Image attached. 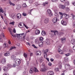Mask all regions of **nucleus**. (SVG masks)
I'll list each match as a JSON object with an SVG mask.
<instances>
[{
    "mask_svg": "<svg viewBox=\"0 0 75 75\" xmlns=\"http://www.w3.org/2000/svg\"><path fill=\"white\" fill-rule=\"evenodd\" d=\"M71 43L74 45L75 44V39H73L71 40Z\"/></svg>",
    "mask_w": 75,
    "mask_h": 75,
    "instance_id": "19",
    "label": "nucleus"
},
{
    "mask_svg": "<svg viewBox=\"0 0 75 75\" xmlns=\"http://www.w3.org/2000/svg\"><path fill=\"white\" fill-rule=\"evenodd\" d=\"M4 70L5 71H8V67H6L4 69Z\"/></svg>",
    "mask_w": 75,
    "mask_h": 75,
    "instance_id": "39",
    "label": "nucleus"
},
{
    "mask_svg": "<svg viewBox=\"0 0 75 75\" xmlns=\"http://www.w3.org/2000/svg\"><path fill=\"white\" fill-rule=\"evenodd\" d=\"M39 46L40 47H42L43 46V42H40L39 43Z\"/></svg>",
    "mask_w": 75,
    "mask_h": 75,
    "instance_id": "18",
    "label": "nucleus"
},
{
    "mask_svg": "<svg viewBox=\"0 0 75 75\" xmlns=\"http://www.w3.org/2000/svg\"><path fill=\"white\" fill-rule=\"evenodd\" d=\"M13 33H16V30L14 28L13 29Z\"/></svg>",
    "mask_w": 75,
    "mask_h": 75,
    "instance_id": "61",
    "label": "nucleus"
},
{
    "mask_svg": "<svg viewBox=\"0 0 75 75\" xmlns=\"http://www.w3.org/2000/svg\"><path fill=\"white\" fill-rule=\"evenodd\" d=\"M48 22H49V19L48 18H46L44 20V23L45 24H47V23H48Z\"/></svg>",
    "mask_w": 75,
    "mask_h": 75,
    "instance_id": "10",
    "label": "nucleus"
},
{
    "mask_svg": "<svg viewBox=\"0 0 75 75\" xmlns=\"http://www.w3.org/2000/svg\"><path fill=\"white\" fill-rule=\"evenodd\" d=\"M9 3L11 5V6H15V4L11 2V1L10 0H9Z\"/></svg>",
    "mask_w": 75,
    "mask_h": 75,
    "instance_id": "15",
    "label": "nucleus"
},
{
    "mask_svg": "<svg viewBox=\"0 0 75 75\" xmlns=\"http://www.w3.org/2000/svg\"><path fill=\"white\" fill-rule=\"evenodd\" d=\"M7 67L8 68H11L12 67V65L10 64H8L7 65Z\"/></svg>",
    "mask_w": 75,
    "mask_h": 75,
    "instance_id": "25",
    "label": "nucleus"
},
{
    "mask_svg": "<svg viewBox=\"0 0 75 75\" xmlns=\"http://www.w3.org/2000/svg\"><path fill=\"white\" fill-rule=\"evenodd\" d=\"M73 49L74 50H75V45L73 47Z\"/></svg>",
    "mask_w": 75,
    "mask_h": 75,
    "instance_id": "64",
    "label": "nucleus"
},
{
    "mask_svg": "<svg viewBox=\"0 0 75 75\" xmlns=\"http://www.w3.org/2000/svg\"><path fill=\"white\" fill-rule=\"evenodd\" d=\"M55 71H59V69H58V68H56L55 69Z\"/></svg>",
    "mask_w": 75,
    "mask_h": 75,
    "instance_id": "49",
    "label": "nucleus"
},
{
    "mask_svg": "<svg viewBox=\"0 0 75 75\" xmlns=\"http://www.w3.org/2000/svg\"><path fill=\"white\" fill-rule=\"evenodd\" d=\"M54 34L55 35H58V32H57V30H55V31H54Z\"/></svg>",
    "mask_w": 75,
    "mask_h": 75,
    "instance_id": "31",
    "label": "nucleus"
},
{
    "mask_svg": "<svg viewBox=\"0 0 75 75\" xmlns=\"http://www.w3.org/2000/svg\"><path fill=\"white\" fill-rule=\"evenodd\" d=\"M49 65L50 66H51L52 65V63L50 62L49 63Z\"/></svg>",
    "mask_w": 75,
    "mask_h": 75,
    "instance_id": "58",
    "label": "nucleus"
},
{
    "mask_svg": "<svg viewBox=\"0 0 75 75\" xmlns=\"http://www.w3.org/2000/svg\"><path fill=\"white\" fill-rule=\"evenodd\" d=\"M39 61L40 63H41L42 62V61L44 60V58L42 57H41L39 59Z\"/></svg>",
    "mask_w": 75,
    "mask_h": 75,
    "instance_id": "22",
    "label": "nucleus"
},
{
    "mask_svg": "<svg viewBox=\"0 0 75 75\" xmlns=\"http://www.w3.org/2000/svg\"><path fill=\"white\" fill-rule=\"evenodd\" d=\"M42 68L40 69V71L45 72V71L47 70L46 69L47 67L45 66V65L43 63L42 64Z\"/></svg>",
    "mask_w": 75,
    "mask_h": 75,
    "instance_id": "2",
    "label": "nucleus"
},
{
    "mask_svg": "<svg viewBox=\"0 0 75 75\" xmlns=\"http://www.w3.org/2000/svg\"><path fill=\"white\" fill-rule=\"evenodd\" d=\"M29 72L30 74H32V73H33V72H34L33 69H32V68L30 69V70Z\"/></svg>",
    "mask_w": 75,
    "mask_h": 75,
    "instance_id": "26",
    "label": "nucleus"
},
{
    "mask_svg": "<svg viewBox=\"0 0 75 75\" xmlns=\"http://www.w3.org/2000/svg\"><path fill=\"white\" fill-rule=\"evenodd\" d=\"M65 69H70L71 68V66H70V65L68 64H66L65 65Z\"/></svg>",
    "mask_w": 75,
    "mask_h": 75,
    "instance_id": "6",
    "label": "nucleus"
},
{
    "mask_svg": "<svg viewBox=\"0 0 75 75\" xmlns=\"http://www.w3.org/2000/svg\"><path fill=\"white\" fill-rule=\"evenodd\" d=\"M73 27H75V22H74L73 23Z\"/></svg>",
    "mask_w": 75,
    "mask_h": 75,
    "instance_id": "57",
    "label": "nucleus"
},
{
    "mask_svg": "<svg viewBox=\"0 0 75 75\" xmlns=\"http://www.w3.org/2000/svg\"><path fill=\"white\" fill-rule=\"evenodd\" d=\"M62 25H67V23L66 22H65Z\"/></svg>",
    "mask_w": 75,
    "mask_h": 75,
    "instance_id": "47",
    "label": "nucleus"
},
{
    "mask_svg": "<svg viewBox=\"0 0 75 75\" xmlns=\"http://www.w3.org/2000/svg\"><path fill=\"white\" fill-rule=\"evenodd\" d=\"M6 59H2L1 62L3 64H5V63H6Z\"/></svg>",
    "mask_w": 75,
    "mask_h": 75,
    "instance_id": "20",
    "label": "nucleus"
},
{
    "mask_svg": "<svg viewBox=\"0 0 75 75\" xmlns=\"http://www.w3.org/2000/svg\"><path fill=\"white\" fill-rule=\"evenodd\" d=\"M59 20L57 18V17H54V18L52 20V22H53L54 23H56L57 22V21H58Z\"/></svg>",
    "mask_w": 75,
    "mask_h": 75,
    "instance_id": "5",
    "label": "nucleus"
},
{
    "mask_svg": "<svg viewBox=\"0 0 75 75\" xmlns=\"http://www.w3.org/2000/svg\"><path fill=\"white\" fill-rule=\"evenodd\" d=\"M62 43V44H64L65 42L66 41V38H62L61 39Z\"/></svg>",
    "mask_w": 75,
    "mask_h": 75,
    "instance_id": "7",
    "label": "nucleus"
},
{
    "mask_svg": "<svg viewBox=\"0 0 75 75\" xmlns=\"http://www.w3.org/2000/svg\"><path fill=\"white\" fill-rule=\"evenodd\" d=\"M23 16H27V13H23Z\"/></svg>",
    "mask_w": 75,
    "mask_h": 75,
    "instance_id": "44",
    "label": "nucleus"
},
{
    "mask_svg": "<svg viewBox=\"0 0 75 75\" xmlns=\"http://www.w3.org/2000/svg\"><path fill=\"white\" fill-rule=\"evenodd\" d=\"M14 23H15L14 22H11L10 23V24H12V25H14Z\"/></svg>",
    "mask_w": 75,
    "mask_h": 75,
    "instance_id": "45",
    "label": "nucleus"
},
{
    "mask_svg": "<svg viewBox=\"0 0 75 75\" xmlns=\"http://www.w3.org/2000/svg\"><path fill=\"white\" fill-rule=\"evenodd\" d=\"M59 8H61L64 9V8H65L66 7L65 6V5L60 4L59 5Z\"/></svg>",
    "mask_w": 75,
    "mask_h": 75,
    "instance_id": "8",
    "label": "nucleus"
},
{
    "mask_svg": "<svg viewBox=\"0 0 75 75\" xmlns=\"http://www.w3.org/2000/svg\"><path fill=\"white\" fill-rule=\"evenodd\" d=\"M66 10L67 11H69V9L68 8H67L66 9Z\"/></svg>",
    "mask_w": 75,
    "mask_h": 75,
    "instance_id": "51",
    "label": "nucleus"
},
{
    "mask_svg": "<svg viewBox=\"0 0 75 75\" xmlns=\"http://www.w3.org/2000/svg\"><path fill=\"white\" fill-rule=\"evenodd\" d=\"M22 6H23V7H27V5H26V4H23Z\"/></svg>",
    "mask_w": 75,
    "mask_h": 75,
    "instance_id": "41",
    "label": "nucleus"
},
{
    "mask_svg": "<svg viewBox=\"0 0 75 75\" xmlns=\"http://www.w3.org/2000/svg\"><path fill=\"white\" fill-rule=\"evenodd\" d=\"M68 59L67 57H66L64 58V61L66 62L68 61Z\"/></svg>",
    "mask_w": 75,
    "mask_h": 75,
    "instance_id": "34",
    "label": "nucleus"
},
{
    "mask_svg": "<svg viewBox=\"0 0 75 75\" xmlns=\"http://www.w3.org/2000/svg\"><path fill=\"white\" fill-rule=\"evenodd\" d=\"M23 25H24L25 27V28H27V29H28V28L27 26L25 24H23Z\"/></svg>",
    "mask_w": 75,
    "mask_h": 75,
    "instance_id": "54",
    "label": "nucleus"
},
{
    "mask_svg": "<svg viewBox=\"0 0 75 75\" xmlns=\"http://www.w3.org/2000/svg\"><path fill=\"white\" fill-rule=\"evenodd\" d=\"M14 63L13 64V67H16V66L19 65L20 64V59H14Z\"/></svg>",
    "mask_w": 75,
    "mask_h": 75,
    "instance_id": "1",
    "label": "nucleus"
},
{
    "mask_svg": "<svg viewBox=\"0 0 75 75\" xmlns=\"http://www.w3.org/2000/svg\"><path fill=\"white\" fill-rule=\"evenodd\" d=\"M11 35H12V37H13V38H14V35L13 34V33H11Z\"/></svg>",
    "mask_w": 75,
    "mask_h": 75,
    "instance_id": "56",
    "label": "nucleus"
},
{
    "mask_svg": "<svg viewBox=\"0 0 75 75\" xmlns=\"http://www.w3.org/2000/svg\"><path fill=\"white\" fill-rule=\"evenodd\" d=\"M24 35V33H23L21 34H16V35L18 36H21V35Z\"/></svg>",
    "mask_w": 75,
    "mask_h": 75,
    "instance_id": "29",
    "label": "nucleus"
},
{
    "mask_svg": "<svg viewBox=\"0 0 75 75\" xmlns=\"http://www.w3.org/2000/svg\"><path fill=\"white\" fill-rule=\"evenodd\" d=\"M43 38L42 37H41L39 38V40L40 41H43Z\"/></svg>",
    "mask_w": 75,
    "mask_h": 75,
    "instance_id": "36",
    "label": "nucleus"
},
{
    "mask_svg": "<svg viewBox=\"0 0 75 75\" xmlns=\"http://www.w3.org/2000/svg\"><path fill=\"white\" fill-rule=\"evenodd\" d=\"M41 34L42 35H43L44 36V35H46V33L44 30H42V32Z\"/></svg>",
    "mask_w": 75,
    "mask_h": 75,
    "instance_id": "17",
    "label": "nucleus"
},
{
    "mask_svg": "<svg viewBox=\"0 0 75 75\" xmlns=\"http://www.w3.org/2000/svg\"><path fill=\"white\" fill-rule=\"evenodd\" d=\"M64 22H64V21H61V23H62V24H63V23H64Z\"/></svg>",
    "mask_w": 75,
    "mask_h": 75,
    "instance_id": "63",
    "label": "nucleus"
},
{
    "mask_svg": "<svg viewBox=\"0 0 75 75\" xmlns=\"http://www.w3.org/2000/svg\"><path fill=\"white\" fill-rule=\"evenodd\" d=\"M64 16H65V18H66V19H67L68 18H69V16L67 14L65 13L64 15Z\"/></svg>",
    "mask_w": 75,
    "mask_h": 75,
    "instance_id": "16",
    "label": "nucleus"
},
{
    "mask_svg": "<svg viewBox=\"0 0 75 75\" xmlns=\"http://www.w3.org/2000/svg\"><path fill=\"white\" fill-rule=\"evenodd\" d=\"M4 46H5V47H7L8 46V44L5 43H4V44L3 45Z\"/></svg>",
    "mask_w": 75,
    "mask_h": 75,
    "instance_id": "37",
    "label": "nucleus"
},
{
    "mask_svg": "<svg viewBox=\"0 0 75 75\" xmlns=\"http://www.w3.org/2000/svg\"><path fill=\"white\" fill-rule=\"evenodd\" d=\"M32 46H33V47L35 48H38V47L35 46L34 45H32Z\"/></svg>",
    "mask_w": 75,
    "mask_h": 75,
    "instance_id": "48",
    "label": "nucleus"
},
{
    "mask_svg": "<svg viewBox=\"0 0 75 75\" xmlns=\"http://www.w3.org/2000/svg\"><path fill=\"white\" fill-rule=\"evenodd\" d=\"M29 3H33V0H30L29 1Z\"/></svg>",
    "mask_w": 75,
    "mask_h": 75,
    "instance_id": "60",
    "label": "nucleus"
},
{
    "mask_svg": "<svg viewBox=\"0 0 75 75\" xmlns=\"http://www.w3.org/2000/svg\"><path fill=\"white\" fill-rule=\"evenodd\" d=\"M12 18H13V19H14L15 18V15L13 13L12 15Z\"/></svg>",
    "mask_w": 75,
    "mask_h": 75,
    "instance_id": "33",
    "label": "nucleus"
},
{
    "mask_svg": "<svg viewBox=\"0 0 75 75\" xmlns=\"http://www.w3.org/2000/svg\"><path fill=\"white\" fill-rule=\"evenodd\" d=\"M48 75H54V72L52 71H50L47 73Z\"/></svg>",
    "mask_w": 75,
    "mask_h": 75,
    "instance_id": "11",
    "label": "nucleus"
},
{
    "mask_svg": "<svg viewBox=\"0 0 75 75\" xmlns=\"http://www.w3.org/2000/svg\"><path fill=\"white\" fill-rule=\"evenodd\" d=\"M60 1L62 2H65V0H60Z\"/></svg>",
    "mask_w": 75,
    "mask_h": 75,
    "instance_id": "62",
    "label": "nucleus"
},
{
    "mask_svg": "<svg viewBox=\"0 0 75 75\" xmlns=\"http://www.w3.org/2000/svg\"><path fill=\"white\" fill-rule=\"evenodd\" d=\"M58 51L59 52L61 51H62V50L60 49H58Z\"/></svg>",
    "mask_w": 75,
    "mask_h": 75,
    "instance_id": "53",
    "label": "nucleus"
},
{
    "mask_svg": "<svg viewBox=\"0 0 75 75\" xmlns=\"http://www.w3.org/2000/svg\"><path fill=\"white\" fill-rule=\"evenodd\" d=\"M59 14L61 16H64V13H62V12H59Z\"/></svg>",
    "mask_w": 75,
    "mask_h": 75,
    "instance_id": "35",
    "label": "nucleus"
},
{
    "mask_svg": "<svg viewBox=\"0 0 75 75\" xmlns=\"http://www.w3.org/2000/svg\"><path fill=\"white\" fill-rule=\"evenodd\" d=\"M40 33V31L38 30H37L35 31V34L36 35H38Z\"/></svg>",
    "mask_w": 75,
    "mask_h": 75,
    "instance_id": "12",
    "label": "nucleus"
},
{
    "mask_svg": "<svg viewBox=\"0 0 75 75\" xmlns=\"http://www.w3.org/2000/svg\"><path fill=\"white\" fill-rule=\"evenodd\" d=\"M59 52V54H64V52H63L62 51Z\"/></svg>",
    "mask_w": 75,
    "mask_h": 75,
    "instance_id": "42",
    "label": "nucleus"
},
{
    "mask_svg": "<svg viewBox=\"0 0 75 75\" xmlns=\"http://www.w3.org/2000/svg\"><path fill=\"white\" fill-rule=\"evenodd\" d=\"M0 12H1L2 13H4L3 9L1 7H0Z\"/></svg>",
    "mask_w": 75,
    "mask_h": 75,
    "instance_id": "32",
    "label": "nucleus"
},
{
    "mask_svg": "<svg viewBox=\"0 0 75 75\" xmlns=\"http://www.w3.org/2000/svg\"><path fill=\"white\" fill-rule=\"evenodd\" d=\"M2 37V36L1 35H0V42H1L2 41V39L1 38Z\"/></svg>",
    "mask_w": 75,
    "mask_h": 75,
    "instance_id": "43",
    "label": "nucleus"
},
{
    "mask_svg": "<svg viewBox=\"0 0 75 75\" xmlns=\"http://www.w3.org/2000/svg\"><path fill=\"white\" fill-rule=\"evenodd\" d=\"M18 26L20 28H23V26L22 25V23H19L18 24Z\"/></svg>",
    "mask_w": 75,
    "mask_h": 75,
    "instance_id": "23",
    "label": "nucleus"
},
{
    "mask_svg": "<svg viewBox=\"0 0 75 75\" xmlns=\"http://www.w3.org/2000/svg\"><path fill=\"white\" fill-rule=\"evenodd\" d=\"M65 55H66V56H69V55H71V54L70 53H68L67 54H65Z\"/></svg>",
    "mask_w": 75,
    "mask_h": 75,
    "instance_id": "50",
    "label": "nucleus"
},
{
    "mask_svg": "<svg viewBox=\"0 0 75 75\" xmlns=\"http://www.w3.org/2000/svg\"><path fill=\"white\" fill-rule=\"evenodd\" d=\"M72 18L73 20H75V16H72Z\"/></svg>",
    "mask_w": 75,
    "mask_h": 75,
    "instance_id": "55",
    "label": "nucleus"
},
{
    "mask_svg": "<svg viewBox=\"0 0 75 75\" xmlns=\"http://www.w3.org/2000/svg\"><path fill=\"white\" fill-rule=\"evenodd\" d=\"M33 72H38V70L35 67H34L33 69Z\"/></svg>",
    "mask_w": 75,
    "mask_h": 75,
    "instance_id": "13",
    "label": "nucleus"
},
{
    "mask_svg": "<svg viewBox=\"0 0 75 75\" xmlns=\"http://www.w3.org/2000/svg\"><path fill=\"white\" fill-rule=\"evenodd\" d=\"M52 1H53V2H57L58 1V0H51Z\"/></svg>",
    "mask_w": 75,
    "mask_h": 75,
    "instance_id": "46",
    "label": "nucleus"
},
{
    "mask_svg": "<svg viewBox=\"0 0 75 75\" xmlns=\"http://www.w3.org/2000/svg\"><path fill=\"white\" fill-rule=\"evenodd\" d=\"M47 14H48L49 16L50 17L52 16V12L50 9H48L47 10Z\"/></svg>",
    "mask_w": 75,
    "mask_h": 75,
    "instance_id": "4",
    "label": "nucleus"
},
{
    "mask_svg": "<svg viewBox=\"0 0 75 75\" xmlns=\"http://www.w3.org/2000/svg\"><path fill=\"white\" fill-rule=\"evenodd\" d=\"M15 48H16V47L14 46H12L10 47L9 51H12V50H13Z\"/></svg>",
    "mask_w": 75,
    "mask_h": 75,
    "instance_id": "24",
    "label": "nucleus"
},
{
    "mask_svg": "<svg viewBox=\"0 0 75 75\" xmlns=\"http://www.w3.org/2000/svg\"><path fill=\"white\" fill-rule=\"evenodd\" d=\"M36 54L37 55H41V52L40 51H37L36 52Z\"/></svg>",
    "mask_w": 75,
    "mask_h": 75,
    "instance_id": "14",
    "label": "nucleus"
},
{
    "mask_svg": "<svg viewBox=\"0 0 75 75\" xmlns=\"http://www.w3.org/2000/svg\"><path fill=\"white\" fill-rule=\"evenodd\" d=\"M21 17V15L20 13H18L17 15V18L18 20L20 19Z\"/></svg>",
    "mask_w": 75,
    "mask_h": 75,
    "instance_id": "9",
    "label": "nucleus"
},
{
    "mask_svg": "<svg viewBox=\"0 0 75 75\" xmlns=\"http://www.w3.org/2000/svg\"><path fill=\"white\" fill-rule=\"evenodd\" d=\"M21 5H18V6L16 8L17 9H18V10H19V9H20V8H21Z\"/></svg>",
    "mask_w": 75,
    "mask_h": 75,
    "instance_id": "30",
    "label": "nucleus"
},
{
    "mask_svg": "<svg viewBox=\"0 0 75 75\" xmlns=\"http://www.w3.org/2000/svg\"><path fill=\"white\" fill-rule=\"evenodd\" d=\"M50 61H51L52 62H53V61H54V59H53L52 58H51L50 59Z\"/></svg>",
    "mask_w": 75,
    "mask_h": 75,
    "instance_id": "59",
    "label": "nucleus"
},
{
    "mask_svg": "<svg viewBox=\"0 0 75 75\" xmlns=\"http://www.w3.org/2000/svg\"><path fill=\"white\" fill-rule=\"evenodd\" d=\"M65 4L66 6H69V3L68 1H67L65 3Z\"/></svg>",
    "mask_w": 75,
    "mask_h": 75,
    "instance_id": "28",
    "label": "nucleus"
},
{
    "mask_svg": "<svg viewBox=\"0 0 75 75\" xmlns=\"http://www.w3.org/2000/svg\"><path fill=\"white\" fill-rule=\"evenodd\" d=\"M42 51L43 54L45 55L44 56V57L45 58L47 57V53H48V49L45 50H43Z\"/></svg>",
    "mask_w": 75,
    "mask_h": 75,
    "instance_id": "3",
    "label": "nucleus"
},
{
    "mask_svg": "<svg viewBox=\"0 0 75 75\" xmlns=\"http://www.w3.org/2000/svg\"><path fill=\"white\" fill-rule=\"evenodd\" d=\"M46 43L47 45H50V40H46Z\"/></svg>",
    "mask_w": 75,
    "mask_h": 75,
    "instance_id": "21",
    "label": "nucleus"
},
{
    "mask_svg": "<svg viewBox=\"0 0 75 75\" xmlns=\"http://www.w3.org/2000/svg\"><path fill=\"white\" fill-rule=\"evenodd\" d=\"M48 1H46V2L45 3H43V6H45V4H48Z\"/></svg>",
    "mask_w": 75,
    "mask_h": 75,
    "instance_id": "38",
    "label": "nucleus"
},
{
    "mask_svg": "<svg viewBox=\"0 0 75 75\" xmlns=\"http://www.w3.org/2000/svg\"><path fill=\"white\" fill-rule=\"evenodd\" d=\"M5 56H8L10 55V52H7L4 54Z\"/></svg>",
    "mask_w": 75,
    "mask_h": 75,
    "instance_id": "27",
    "label": "nucleus"
},
{
    "mask_svg": "<svg viewBox=\"0 0 75 75\" xmlns=\"http://www.w3.org/2000/svg\"><path fill=\"white\" fill-rule=\"evenodd\" d=\"M61 46H62V45H59L58 46V49H60V48H61Z\"/></svg>",
    "mask_w": 75,
    "mask_h": 75,
    "instance_id": "52",
    "label": "nucleus"
},
{
    "mask_svg": "<svg viewBox=\"0 0 75 75\" xmlns=\"http://www.w3.org/2000/svg\"><path fill=\"white\" fill-rule=\"evenodd\" d=\"M23 55H24V57H25V58H27V54L25 53H24Z\"/></svg>",
    "mask_w": 75,
    "mask_h": 75,
    "instance_id": "40",
    "label": "nucleus"
}]
</instances>
